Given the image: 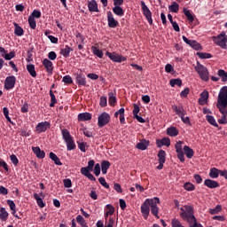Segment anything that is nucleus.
<instances>
[{"label": "nucleus", "mask_w": 227, "mask_h": 227, "mask_svg": "<svg viewBox=\"0 0 227 227\" xmlns=\"http://www.w3.org/2000/svg\"><path fill=\"white\" fill-rule=\"evenodd\" d=\"M216 107L220 111L222 117L218 119V123L221 125L227 124V87L221 89L218 93Z\"/></svg>", "instance_id": "f257e3e1"}, {"label": "nucleus", "mask_w": 227, "mask_h": 227, "mask_svg": "<svg viewBox=\"0 0 227 227\" xmlns=\"http://www.w3.org/2000/svg\"><path fill=\"white\" fill-rule=\"evenodd\" d=\"M180 217L183 221H186L189 223L190 227H203L200 223H197V219L195 215H193V207L192 206H184V207L180 208Z\"/></svg>", "instance_id": "f03ea898"}, {"label": "nucleus", "mask_w": 227, "mask_h": 227, "mask_svg": "<svg viewBox=\"0 0 227 227\" xmlns=\"http://www.w3.org/2000/svg\"><path fill=\"white\" fill-rule=\"evenodd\" d=\"M194 70L198 73L199 77H200L202 81H209V73L207 67H204L203 65L200 64V62H197V66L194 67Z\"/></svg>", "instance_id": "7ed1b4c3"}, {"label": "nucleus", "mask_w": 227, "mask_h": 227, "mask_svg": "<svg viewBox=\"0 0 227 227\" xmlns=\"http://www.w3.org/2000/svg\"><path fill=\"white\" fill-rule=\"evenodd\" d=\"M213 42L222 49L227 50V43L225 38V32H222L220 35L212 37Z\"/></svg>", "instance_id": "20e7f679"}, {"label": "nucleus", "mask_w": 227, "mask_h": 227, "mask_svg": "<svg viewBox=\"0 0 227 227\" xmlns=\"http://www.w3.org/2000/svg\"><path fill=\"white\" fill-rule=\"evenodd\" d=\"M153 199H146L141 205V214L145 220L148 219L149 214L151 213V204Z\"/></svg>", "instance_id": "39448f33"}, {"label": "nucleus", "mask_w": 227, "mask_h": 227, "mask_svg": "<svg viewBox=\"0 0 227 227\" xmlns=\"http://www.w3.org/2000/svg\"><path fill=\"white\" fill-rule=\"evenodd\" d=\"M106 56L110 59L114 63H123L127 61V57L122 56L121 54H118L115 51L114 52H106Z\"/></svg>", "instance_id": "423d86ee"}, {"label": "nucleus", "mask_w": 227, "mask_h": 227, "mask_svg": "<svg viewBox=\"0 0 227 227\" xmlns=\"http://www.w3.org/2000/svg\"><path fill=\"white\" fill-rule=\"evenodd\" d=\"M111 121V115L107 113H102L98 117V127L100 129H103L106 125H108V123Z\"/></svg>", "instance_id": "0eeeda50"}, {"label": "nucleus", "mask_w": 227, "mask_h": 227, "mask_svg": "<svg viewBox=\"0 0 227 227\" xmlns=\"http://www.w3.org/2000/svg\"><path fill=\"white\" fill-rule=\"evenodd\" d=\"M159 204H160V198L159 197H153V200L151 202L150 210H151V214H153V216L158 218V219H160V215H159L160 207H159V206H157Z\"/></svg>", "instance_id": "6e6552de"}, {"label": "nucleus", "mask_w": 227, "mask_h": 227, "mask_svg": "<svg viewBox=\"0 0 227 227\" xmlns=\"http://www.w3.org/2000/svg\"><path fill=\"white\" fill-rule=\"evenodd\" d=\"M141 8H142V12L144 13L146 20L148 21L149 25L152 26L153 25L152 12L147 7V5L144 1H141Z\"/></svg>", "instance_id": "1a4fd4ad"}, {"label": "nucleus", "mask_w": 227, "mask_h": 227, "mask_svg": "<svg viewBox=\"0 0 227 227\" xmlns=\"http://www.w3.org/2000/svg\"><path fill=\"white\" fill-rule=\"evenodd\" d=\"M184 141H177L175 147L177 153V159L180 160V162H184V155L183 149Z\"/></svg>", "instance_id": "9d476101"}, {"label": "nucleus", "mask_w": 227, "mask_h": 227, "mask_svg": "<svg viewBox=\"0 0 227 227\" xmlns=\"http://www.w3.org/2000/svg\"><path fill=\"white\" fill-rule=\"evenodd\" d=\"M51 127V124L48 121L38 122L37 126L35 128L37 134H42L47 131Z\"/></svg>", "instance_id": "9b49d317"}, {"label": "nucleus", "mask_w": 227, "mask_h": 227, "mask_svg": "<svg viewBox=\"0 0 227 227\" xmlns=\"http://www.w3.org/2000/svg\"><path fill=\"white\" fill-rule=\"evenodd\" d=\"M17 79L15 76H7L4 81V89L6 90H11L15 88Z\"/></svg>", "instance_id": "f8f14e48"}, {"label": "nucleus", "mask_w": 227, "mask_h": 227, "mask_svg": "<svg viewBox=\"0 0 227 227\" xmlns=\"http://www.w3.org/2000/svg\"><path fill=\"white\" fill-rule=\"evenodd\" d=\"M106 20L108 21V27L110 28H116L117 26H119V21H117L114 18V15L112 13L111 11H108L106 12Z\"/></svg>", "instance_id": "ddd939ff"}, {"label": "nucleus", "mask_w": 227, "mask_h": 227, "mask_svg": "<svg viewBox=\"0 0 227 227\" xmlns=\"http://www.w3.org/2000/svg\"><path fill=\"white\" fill-rule=\"evenodd\" d=\"M87 8H89L90 12H97V13L100 12L96 0H90L87 2Z\"/></svg>", "instance_id": "4468645a"}, {"label": "nucleus", "mask_w": 227, "mask_h": 227, "mask_svg": "<svg viewBox=\"0 0 227 227\" xmlns=\"http://www.w3.org/2000/svg\"><path fill=\"white\" fill-rule=\"evenodd\" d=\"M76 84L78 86H86L87 85V78L85 77L83 73H77L76 74Z\"/></svg>", "instance_id": "2eb2a0df"}, {"label": "nucleus", "mask_w": 227, "mask_h": 227, "mask_svg": "<svg viewBox=\"0 0 227 227\" xmlns=\"http://www.w3.org/2000/svg\"><path fill=\"white\" fill-rule=\"evenodd\" d=\"M172 110L177 116H185L187 113L185 112L184 108L183 106H172Z\"/></svg>", "instance_id": "dca6fc26"}, {"label": "nucleus", "mask_w": 227, "mask_h": 227, "mask_svg": "<svg viewBox=\"0 0 227 227\" xmlns=\"http://www.w3.org/2000/svg\"><path fill=\"white\" fill-rule=\"evenodd\" d=\"M43 67H45L46 72H48V74H51L53 72V64L51 62V60H49L48 59H45L44 60H43Z\"/></svg>", "instance_id": "f3484780"}, {"label": "nucleus", "mask_w": 227, "mask_h": 227, "mask_svg": "<svg viewBox=\"0 0 227 227\" xmlns=\"http://www.w3.org/2000/svg\"><path fill=\"white\" fill-rule=\"evenodd\" d=\"M204 185H205L206 187H208L209 189H215V188H217V187H220L219 183L216 182V181H214V180H212V179H206V180L204 181Z\"/></svg>", "instance_id": "a211bd4d"}, {"label": "nucleus", "mask_w": 227, "mask_h": 227, "mask_svg": "<svg viewBox=\"0 0 227 227\" xmlns=\"http://www.w3.org/2000/svg\"><path fill=\"white\" fill-rule=\"evenodd\" d=\"M95 160H90L89 162H87V166L86 167H82L81 168V172H90V171H93V168H95Z\"/></svg>", "instance_id": "6ab92c4d"}, {"label": "nucleus", "mask_w": 227, "mask_h": 227, "mask_svg": "<svg viewBox=\"0 0 227 227\" xmlns=\"http://www.w3.org/2000/svg\"><path fill=\"white\" fill-rule=\"evenodd\" d=\"M78 121H89L92 119V114L89 113L79 114L77 116Z\"/></svg>", "instance_id": "aec40b11"}, {"label": "nucleus", "mask_w": 227, "mask_h": 227, "mask_svg": "<svg viewBox=\"0 0 227 227\" xmlns=\"http://www.w3.org/2000/svg\"><path fill=\"white\" fill-rule=\"evenodd\" d=\"M33 153L36 155L37 159H44L45 152L42 151L39 146L32 147Z\"/></svg>", "instance_id": "412c9836"}, {"label": "nucleus", "mask_w": 227, "mask_h": 227, "mask_svg": "<svg viewBox=\"0 0 227 227\" xmlns=\"http://www.w3.org/2000/svg\"><path fill=\"white\" fill-rule=\"evenodd\" d=\"M183 154L184 155L185 154L186 158L192 159L193 157V154H195V153L190 146L184 145V147H183Z\"/></svg>", "instance_id": "4be33fe9"}, {"label": "nucleus", "mask_w": 227, "mask_h": 227, "mask_svg": "<svg viewBox=\"0 0 227 227\" xmlns=\"http://www.w3.org/2000/svg\"><path fill=\"white\" fill-rule=\"evenodd\" d=\"M166 131L167 135H168L170 137H176V136L179 135V130L173 126H170Z\"/></svg>", "instance_id": "5701e85b"}, {"label": "nucleus", "mask_w": 227, "mask_h": 227, "mask_svg": "<svg viewBox=\"0 0 227 227\" xmlns=\"http://www.w3.org/2000/svg\"><path fill=\"white\" fill-rule=\"evenodd\" d=\"M111 168V162L108 160H102L101 162V171L102 175H106L107 170Z\"/></svg>", "instance_id": "b1692460"}, {"label": "nucleus", "mask_w": 227, "mask_h": 227, "mask_svg": "<svg viewBox=\"0 0 227 227\" xmlns=\"http://www.w3.org/2000/svg\"><path fill=\"white\" fill-rule=\"evenodd\" d=\"M108 102L110 106H115L116 103H117V98H116V94L113 91H110L108 93Z\"/></svg>", "instance_id": "393cba45"}, {"label": "nucleus", "mask_w": 227, "mask_h": 227, "mask_svg": "<svg viewBox=\"0 0 227 227\" xmlns=\"http://www.w3.org/2000/svg\"><path fill=\"white\" fill-rule=\"evenodd\" d=\"M13 26H14V35H16L19 37L23 36L24 29L21 27H20V25L16 22L13 23Z\"/></svg>", "instance_id": "a878e982"}, {"label": "nucleus", "mask_w": 227, "mask_h": 227, "mask_svg": "<svg viewBox=\"0 0 227 227\" xmlns=\"http://www.w3.org/2000/svg\"><path fill=\"white\" fill-rule=\"evenodd\" d=\"M114 212H115V208L111 204L106 205V212L105 214V221L107 222L108 216L113 215Z\"/></svg>", "instance_id": "bb28decb"}, {"label": "nucleus", "mask_w": 227, "mask_h": 227, "mask_svg": "<svg viewBox=\"0 0 227 227\" xmlns=\"http://www.w3.org/2000/svg\"><path fill=\"white\" fill-rule=\"evenodd\" d=\"M6 203H7V206H9L11 211H12L13 216L20 219V217L16 215L17 210H16L15 202H13V200H6Z\"/></svg>", "instance_id": "cd10ccee"}, {"label": "nucleus", "mask_w": 227, "mask_h": 227, "mask_svg": "<svg viewBox=\"0 0 227 227\" xmlns=\"http://www.w3.org/2000/svg\"><path fill=\"white\" fill-rule=\"evenodd\" d=\"M148 146H149V141H147L145 139H144L137 144V148L138 150H142V151L147 150Z\"/></svg>", "instance_id": "c85d7f7f"}, {"label": "nucleus", "mask_w": 227, "mask_h": 227, "mask_svg": "<svg viewBox=\"0 0 227 227\" xmlns=\"http://www.w3.org/2000/svg\"><path fill=\"white\" fill-rule=\"evenodd\" d=\"M26 69L27 72H28L33 78L36 77L37 74L35 72V66H34L33 64H28L27 65Z\"/></svg>", "instance_id": "c756f323"}, {"label": "nucleus", "mask_w": 227, "mask_h": 227, "mask_svg": "<svg viewBox=\"0 0 227 227\" xmlns=\"http://www.w3.org/2000/svg\"><path fill=\"white\" fill-rule=\"evenodd\" d=\"M49 157L51 160H52L55 166H63V163H61L59 158L56 155V153H53L52 152H51L49 154Z\"/></svg>", "instance_id": "7c9ffc66"}, {"label": "nucleus", "mask_w": 227, "mask_h": 227, "mask_svg": "<svg viewBox=\"0 0 227 227\" xmlns=\"http://www.w3.org/2000/svg\"><path fill=\"white\" fill-rule=\"evenodd\" d=\"M61 134H62V138L64 141H71L73 140V137L67 129H61Z\"/></svg>", "instance_id": "2f4dec72"}, {"label": "nucleus", "mask_w": 227, "mask_h": 227, "mask_svg": "<svg viewBox=\"0 0 227 227\" xmlns=\"http://www.w3.org/2000/svg\"><path fill=\"white\" fill-rule=\"evenodd\" d=\"M90 50H92L94 56L98 57V59H103V57H104L103 51L99 50L96 46L90 47Z\"/></svg>", "instance_id": "473e14b6"}, {"label": "nucleus", "mask_w": 227, "mask_h": 227, "mask_svg": "<svg viewBox=\"0 0 227 227\" xmlns=\"http://www.w3.org/2000/svg\"><path fill=\"white\" fill-rule=\"evenodd\" d=\"M113 12L114 13V15H116L117 17L124 16V10L121 6L113 7Z\"/></svg>", "instance_id": "72a5a7b5"}, {"label": "nucleus", "mask_w": 227, "mask_h": 227, "mask_svg": "<svg viewBox=\"0 0 227 227\" xmlns=\"http://www.w3.org/2000/svg\"><path fill=\"white\" fill-rule=\"evenodd\" d=\"M170 87L175 88L176 86L181 87L183 86V80L181 79H170L169 81Z\"/></svg>", "instance_id": "f704fd0d"}, {"label": "nucleus", "mask_w": 227, "mask_h": 227, "mask_svg": "<svg viewBox=\"0 0 227 227\" xmlns=\"http://www.w3.org/2000/svg\"><path fill=\"white\" fill-rule=\"evenodd\" d=\"M71 51H73V49L68 45H66L64 49H61L60 54L65 58H68L69 54H71Z\"/></svg>", "instance_id": "c9c22d12"}, {"label": "nucleus", "mask_w": 227, "mask_h": 227, "mask_svg": "<svg viewBox=\"0 0 227 227\" xmlns=\"http://www.w3.org/2000/svg\"><path fill=\"white\" fill-rule=\"evenodd\" d=\"M183 13H184L186 19L190 23H192L195 18L192 16L191 11H188L187 8H183Z\"/></svg>", "instance_id": "e433bc0d"}, {"label": "nucleus", "mask_w": 227, "mask_h": 227, "mask_svg": "<svg viewBox=\"0 0 227 227\" xmlns=\"http://www.w3.org/2000/svg\"><path fill=\"white\" fill-rule=\"evenodd\" d=\"M210 178L216 179L219 177V169L215 168H210L209 174Z\"/></svg>", "instance_id": "4c0bfd02"}, {"label": "nucleus", "mask_w": 227, "mask_h": 227, "mask_svg": "<svg viewBox=\"0 0 227 227\" xmlns=\"http://www.w3.org/2000/svg\"><path fill=\"white\" fill-rule=\"evenodd\" d=\"M167 153L163 150L158 152V162H164L167 160Z\"/></svg>", "instance_id": "58836bf2"}, {"label": "nucleus", "mask_w": 227, "mask_h": 227, "mask_svg": "<svg viewBox=\"0 0 227 227\" xmlns=\"http://www.w3.org/2000/svg\"><path fill=\"white\" fill-rule=\"evenodd\" d=\"M34 199L36 200V203L40 208H43L45 207V203L38 193H34Z\"/></svg>", "instance_id": "ea45409f"}, {"label": "nucleus", "mask_w": 227, "mask_h": 227, "mask_svg": "<svg viewBox=\"0 0 227 227\" xmlns=\"http://www.w3.org/2000/svg\"><path fill=\"white\" fill-rule=\"evenodd\" d=\"M206 120L208 121V123L215 128H219V125L217 124L215 116L212 115H206Z\"/></svg>", "instance_id": "a19ab883"}, {"label": "nucleus", "mask_w": 227, "mask_h": 227, "mask_svg": "<svg viewBox=\"0 0 227 227\" xmlns=\"http://www.w3.org/2000/svg\"><path fill=\"white\" fill-rule=\"evenodd\" d=\"M168 10L170 12L177 13L179 12V4L176 2H173L172 4L168 6Z\"/></svg>", "instance_id": "79ce46f5"}, {"label": "nucleus", "mask_w": 227, "mask_h": 227, "mask_svg": "<svg viewBox=\"0 0 227 227\" xmlns=\"http://www.w3.org/2000/svg\"><path fill=\"white\" fill-rule=\"evenodd\" d=\"M65 143L67 144V150L68 151H72V150H75L76 145L75 143L73 140H67L65 141Z\"/></svg>", "instance_id": "37998d69"}, {"label": "nucleus", "mask_w": 227, "mask_h": 227, "mask_svg": "<svg viewBox=\"0 0 227 227\" xmlns=\"http://www.w3.org/2000/svg\"><path fill=\"white\" fill-rule=\"evenodd\" d=\"M208 99V92L207 91H202V93L200 94V98H199V102L200 103H206Z\"/></svg>", "instance_id": "c03bdc74"}, {"label": "nucleus", "mask_w": 227, "mask_h": 227, "mask_svg": "<svg viewBox=\"0 0 227 227\" xmlns=\"http://www.w3.org/2000/svg\"><path fill=\"white\" fill-rule=\"evenodd\" d=\"M76 222L81 225V227H88L87 222H85V219L82 215H77Z\"/></svg>", "instance_id": "a18cd8bd"}, {"label": "nucleus", "mask_w": 227, "mask_h": 227, "mask_svg": "<svg viewBox=\"0 0 227 227\" xmlns=\"http://www.w3.org/2000/svg\"><path fill=\"white\" fill-rule=\"evenodd\" d=\"M200 59H209L212 58V54L206 52H197L196 54Z\"/></svg>", "instance_id": "49530a36"}, {"label": "nucleus", "mask_w": 227, "mask_h": 227, "mask_svg": "<svg viewBox=\"0 0 227 227\" xmlns=\"http://www.w3.org/2000/svg\"><path fill=\"white\" fill-rule=\"evenodd\" d=\"M183 187L184 188L185 191L188 192H192L195 191V185L192 184L191 182L185 183Z\"/></svg>", "instance_id": "de8ad7c7"}, {"label": "nucleus", "mask_w": 227, "mask_h": 227, "mask_svg": "<svg viewBox=\"0 0 227 227\" xmlns=\"http://www.w3.org/2000/svg\"><path fill=\"white\" fill-rule=\"evenodd\" d=\"M217 74L222 78V82H227V73L223 69H218Z\"/></svg>", "instance_id": "09e8293b"}, {"label": "nucleus", "mask_w": 227, "mask_h": 227, "mask_svg": "<svg viewBox=\"0 0 227 227\" xmlns=\"http://www.w3.org/2000/svg\"><path fill=\"white\" fill-rule=\"evenodd\" d=\"M3 58H4L5 60H11L16 57L15 51H10V53L3 54Z\"/></svg>", "instance_id": "8fccbe9b"}, {"label": "nucleus", "mask_w": 227, "mask_h": 227, "mask_svg": "<svg viewBox=\"0 0 227 227\" xmlns=\"http://www.w3.org/2000/svg\"><path fill=\"white\" fill-rule=\"evenodd\" d=\"M7 217H8V212L5 210L4 207H1V210H0V219L2 221H5V220H7Z\"/></svg>", "instance_id": "3c124183"}, {"label": "nucleus", "mask_w": 227, "mask_h": 227, "mask_svg": "<svg viewBox=\"0 0 227 227\" xmlns=\"http://www.w3.org/2000/svg\"><path fill=\"white\" fill-rule=\"evenodd\" d=\"M50 97H51L50 106L53 107L57 104V99H56V96H55V94H53L52 90H50Z\"/></svg>", "instance_id": "603ef678"}, {"label": "nucleus", "mask_w": 227, "mask_h": 227, "mask_svg": "<svg viewBox=\"0 0 227 227\" xmlns=\"http://www.w3.org/2000/svg\"><path fill=\"white\" fill-rule=\"evenodd\" d=\"M81 174L84 176L86 178H89L90 181H97V178L90 172H81Z\"/></svg>", "instance_id": "864d4df0"}, {"label": "nucleus", "mask_w": 227, "mask_h": 227, "mask_svg": "<svg viewBox=\"0 0 227 227\" xmlns=\"http://www.w3.org/2000/svg\"><path fill=\"white\" fill-rule=\"evenodd\" d=\"M41 17H42L41 12L34 10L32 12V15H30L28 18L35 20V19H40Z\"/></svg>", "instance_id": "5fc2aeb1"}, {"label": "nucleus", "mask_w": 227, "mask_h": 227, "mask_svg": "<svg viewBox=\"0 0 227 227\" xmlns=\"http://www.w3.org/2000/svg\"><path fill=\"white\" fill-rule=\"evenodd\" d=\"M221 210H223L222 206L217 205L216 207H215L214 209H209V214L210 215H217V214H219V212H221Z\"/></svg>", "instance_id": "6e6d98bb"}, {"label": "nucleus", "mask_w": 227, "mask_h": 227, "mask_svg": "<svg viewBox=\"0 0 227 227\" xmlns=\"http://www.w3.org/2000/svg\"><path fill=\"white\" fill-rule=\"evenodd\" d=\"M190 47H192L194 51H201L203 48L201 47V44L199 43V42H194L190 44Z\"/></svg>", "instance_id": "4d7b16f0"}, {"label": "nucleus", "mask_w": 227, "mask_h": 227, "mask_svg": "<svg viewBox=\"0 0 227 227\" xmlns=\"http://www.w3.org/2000/svg\"><path fill=\"white\" fill-rule=\"evenodd\" d=\"M85 147H87V143L78 142V149H80L82 153L87 152V149H85Z\"/></svg>", "instance_id": "13d9d810"}, {"label": "nucleus", "mask_w": 227, "mask_h": 227, "mask_svg": "<svg viewBox=\"0 0 227 227\" xmlns=\"http://www.w3.org/2000/svg\"><path fill=\"white\" fill-rule=\"evenodd\" d=\"M181 118L183 123H184L185 125H192V122H191V120L189 119L188 116H185V115H180L178 116Z\"/></svg>", "instance_id": "bf43d9fd"}, {"label": "nucleus", "mask_w": 227, "mask_h": 227, "mask_svg": "<svg viewBox=\"0 0 227 227\" xmlns=\"http://www.w3.org/2000/svg\"><path fill=\"white\" fill-rule=\"evenodd\" d=\"M172 227H184L179 219L174 218L172 219Z\"/></svg>", "instance_id": "052dcab7"}, {"label": "nucleus", "mask_w": 227, "mask_h": 227, "mask_svg": "<svg viewBox=\"0 0 227 227\" xmlns=\"http://www.w3.org/2000/svg\"><path fill=\"white\" fill-rule=\"evenodd\" d=\"M28 23L31 29L36 28V21L35 19L28 18Z\"/></svg>", "instance_id": "680f3d73"}, {"label": "nucleus", "mask_w": 227, "mask_h": 227, "mask_svg": "<svg viewBox=\"0 0 227 227\" xmlns=\"http://www.w3.org/2000/svg\"><path fill=\"white\" fill-rule=\"evenodd\" d=\"M62 82H64L65 84H72L73 83V79H72L71 76L66 75V76H64V78H62Z\"/></svg>", "instance_id": "e2e57ef3"}, {"label": "nucleus", "mask_w": 227, "mask_h": 227, "mask_svg": "<svg viewBox=\"0 0 227 227\" xmlns=\"http://www.w3.org/2000/svg\"><path fill=\"white\" fill-rule=\"evenodd\" d=\"M101 107H106L107 106V98L102 96L100 98V103H99Z\"/></svg>", "instance_id": "0e129e2a"}, {"label": "nucleus", "mask_w": 227, "mask_h": 227, "mask_svg": "<svg viewBox=\"0 0 227 227\" xmlns=\"http://www.w3.org/2000/svg\"><path fill=\"white\" fill-rule=\"evenodd\" d=\"M98 183H100V184L106 189H109V184H107V182H106V179L104 177L98 178Z\"/></svg>", "instance_id": "69168bd1"}, {"label": "nucleus", "mask_w": 227, "mask_h": 227, "mask_svg": "<svg viewBox=\"0 0 227 227\" xmlns=\"http://www.w3.org/2000/svg\"><path fill=\"white\" fill-rule=\"evenodd\" d=\"M189 91H190L189 88H186V89L183 90L180 93V97L181 98H187L188 94H189Z\"/></svg>", "instance_id": "338daca9"}, {"label": "nucleus", "mask_w": 227, "mask_h": 227, "mask_svg": "<svg viewBox=\"0 0 227 227\" xmlns=\"http://www.w3.org/2000/svg\"><path fill=\"white\" fill-rule=\"evenodd\" d=\"M114 226V218H108L106 221V225L105 227H113Z\"/></svg>", "instance_id": "774afa93"}]
</instances>
